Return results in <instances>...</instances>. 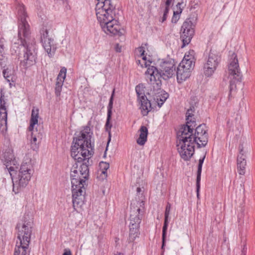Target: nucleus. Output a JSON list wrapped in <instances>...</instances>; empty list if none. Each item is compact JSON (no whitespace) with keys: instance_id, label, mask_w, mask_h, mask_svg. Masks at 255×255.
Masks as SVG:
<instances>
[{"instance_id":"nucleus-5","label":"nucleus","mask_w":255,"mask_h":255,"mask_svg":"<svg viewBox=\"0 0 255 255\" xmlns=\"http://www.w3.org/2000/svg\"><path fill=\"white\" fill-rule=\"evenodd\" d=\"M195 107L191 104L190 109L186 112V124L183 125L180 128H184L185 127H189V132L191 135H190L191 139L195 144L198 145V147L205 146L208 142V134L206 129V125L202 124L198 126L195 129V133L193 134V128L196 126V121L194 116L195 112Z\"/></svg>"},{"instance_id":"nucleus-20","label":"nucleus","mask_w":255,"mask_h":255,"mask_svg":"<svg viewBox=\"0 0 255 255\" xmlns=\"http://www.w3.org/2000/svg\"><path fill=\"white\" fill-rule=\"evenodd\" d=\"M2 74L4 78L9 83L11 87L12 83H14L16 80L15 72L13 68L11 65H8L6 68L3 69Z\"/></svg>"},{"instance_id":"nucleus-36","label":"nucleus","mask_w":255,"mask_h":255,"mask_svg":"<svg viewBox=\"0 0 255 255\" xmlns=\"http://www.w3.org/2000/svg\"><path fill=\"white\" fill-rule=\"evenodd\" d=\"M4 44L2 43L1 40H0V54L2 57H3V55H4Z\"/></svg>"},{"instance_id":"nucleus-42","label":"nucleus","mask_w":255,"mask_h":255,"mask_svg":"<svg viewBox=\"0 0 255 255\" xmlns=\"http://www.w3.org/2000/svg\"><path fill=\"white\" fill-rule=\"evenodd\" d=\"M167 15H164L163 14V16L161 19V22H163L166 19Z\"/></svg>"},{"instance_id":"nucleus-2","label":"nucleus","mask_w":255,"mask_h":255,"mask_svg":"<svg viewBox=\"0 0 255 255\" xmlns=\"http://www.w3.org/2000/svg\"><path fill=\"white\" fill-rule=\"evenodd\" d=\"M78 165L71 171L72 184V202L74 208L77 210L81 208L84 203L86 180L89 177V168L87 162L83 163L79 168Z\"/></svg>"},{"instance_id":"nucleus-6","label":"nucleus","mask_w":255,"mask_h":255,"mask_svg":"<svg viewBox=\"0 0 255 255\" xmlns=\"http://www.w3.org/2000/svg\"><path fill=\"white\" fill-rule=\"evenodd\" d=\"M33 222L31 220L24 217L22 224L17 225V239L19 243L16 242L13 255H29L30 250L28 248L32 234Z\"/></svg>"},{"instance_id":"nucleus-15","label":"nucleus","mask_w":255,"mask_h":255,"mask_svg":"<svg viewBox=\"0 0 255 255\" xmlns=\"http://www.w3.org/2000/svg\"><path fill=\"white\" fill-rule=\"evenodd\" d=\"M0 160L5 166L10 176L12 175V171H14V168L11 166L12 163L15 165V161L14 158L13 151L9 148L5 149L0 152Z\"/></svg>"},{"instance_id":"nucleus-11","label":"nucleus","mask_w":255,"mask_h":255,"mask_svg":"<svg viewBox=\"0 0 255 255\" xmlns=\"http://www.w3.org/2000/svg\"><path fill=\"white\" fill-rule=\"evenodd\" d=\"M102 30L105 33L111 35L121 36L124 33V30L121 28L118 21L114 18L113 15L97 19Z\"/></svg>"},{"instance_id":"nucleus-26","label":"nucleus","mask_w":255,"mask_h":255,"mask_svg":"<svg viewBox=\"0 0 255 255\" xmlns=\"http://www.w3.org/2000/svg\"><path fill=\"white\" fill-rule=\"evenodd\" d=\"M39 117V110L37 108L33 107L32 112L30 119V126L28 128L29 130H33L34 126L38 123V118Z\"/></svg>"},{"instance_id":"nucleus-14","label":"nucleus","mask_w":255,"mask_h":255,"mask_svg":"<svg viewBox=\"0 0 255 255\" xmlns=\"http://www.w3.org/2000/svg\"><path fill=\"white\" fill-rule=\"evenodd\" d=\"M115 6L111 0H98L96 5V15L97 19H101L102 17L113 15V10Z\"/></svg>"},{"instance_id":"nucleus-21","label":"nucleus","mask_w":255,"mask_h":255,"mask_svg":"<svg viewBox=\"0 0 255 255\" xmlns=\"http://www.w3.org/2000/svg\"><path fill=\"white\" fill-rule=\"evenodd\" d=\"M171 208V205L169 203H167V204L166 205L165 211V215H164V222L163 227L162 228V249L163 248V247L165 245V238H166V231L168 227V218L169 217L170 209Z\"/></svg>"},{"instance_id":"nucleus-24","label":"nucleus","mask_w":255,"mask_h":255,"mask_svg":"<svg viewBox=\"0 0 255 255\" xmlns=\"http://www.w3.org/2000/svg\"><path fill=\"white\" fill-rule=\"evenodd\" d=\"M5 103L3 100L2 97L0 98V126L7 125V112L5 106Z\"/></svg>"},{"instance_id":"nucleus-38","label":"nucleus","mask_w":255,"mask_h":255,"mask_svg":"<svg viewBox=\"0 0 255 255\" xmlns=\"http://www.w3.org/2000/svg\"><path fill=\"white\" fill-rule=\"evenodd\" d=\"M63 255H72L71 251L69 249H65Z\"/></svg>"},{"instance_id":"nucleus-19","label":"nucleus","mask_w":255,"mask_h":255,"mask_svg":"<svg viewBox=\"0 0 255 255\" xmlns=\"http://www.w3.org/2000/svg\"><path fill=\"white\" fill-rule=\"evenodd\" d=\"M66 68L63 67L61 69L60 73L58 75L55 88V95L57 97L60 95L62 87L63 84L64 80L66 77Z\"/></svg>"},{"instance_id":"nucleus-13","label":"nucleus","mask_w":255,"mask_h":255,"mask_svg":"<svg viewBox=\"0 0 255 255\" xmlns=\"http://www.w3.org/2000/svg\"><path fill=\"white\" fill-rule=\"evenodd\" d=\"M220 56L215 51L211 50L206 63L204 66V72L207 77H210L214 73L219 62Z\"/></svg>"},{"instance_id":"nucleus-41","label":"nucleus","mask_w":255,"mask_h":255,"mask_svg":"<svg viewBox=\"0 0 255 255\" xmlns=\"http://www.w3.org/2000/svg\"><path fill=\"white\" fill-rule=\"evenodd\" d=\"M171 1L172 0H167L165 2L166 6L169 7V5L171 2Z\"/></svg>"},{"instance_id":"nucleus-7","label":"nucleus","mask_w":255,"mask_h":255,"mask_svg":"<svg viewBox=\"0 0 255 255\" xmlns=\"http://www.w3.org/2000/svg\"><path fill=\"white\" fill-rule=\"evenodd\" d=\"M189 128L187 127L184 128H180L177 132V149L181 157L184 160H188L194 153L195 143L191 139L190 135L191 134Z\"/></svg>"},{"instance_id":"nucleus-8","label":"nucleus","mask_w":255,"mask_h":255,"mask_svg":"<svg viewBox=\"0 0 255 255\" xmlns=\"http://www.w3.org/2000/svg\"><path fill=\"white\" fill-rule=\"evenodd\" d=\"M33 173L32 165L30 161L23 162L19 172L15 177L10 176L13 183V191L17 194L28 184Z\"/></svg>"},{"instance_id":"nucleus-18","label":"nucleus","mask_w":255,"mask_h":255,"mask_svg":"<svg viewBox=\"0 0 255 255\" xmlns=\"http://www.w3.org/2000/svg\"><path fill=\"white\" fill-rule=\"evenodd\" d=\"M114 95H115V89H114L112 92V95L111 96L109 105L108 107V115H107V121H106V125H105L106 130L108 132V134H109V140L108 141L107 146H108V144L111 140V128L112 127V125L110 123V120L111 119V116H112V109L113 108ZM107 147H108V146H107ZM107 150V148H106V151L105 152L104 156H106V152Z\"/></svg>"},{"instance_id":"nucleus-45","label":"nucleus","mask_w":255,"mask_h":255,"mask_svg":"<svg viewBox=\"0 0 255 255\" xmlns=\"http://www.w3.org/2000/svg\"><path fill=\"white\" fill-rule=\"evenodd\" d=\"M145 67H147L148 66H149V64H147V62L145 61Z\"/></svg>"},{"instance_id":"nucleus-4","label":"nucleus","mask_w":255,"mask_h":255,"mask_svg":"<svg viewBox=\"0 0 255 255\" xmlns=\"http://www.w3.org/2000/svg\"><path fill=\"white\" fill-rule=\"evenodd\" d=\"M80 135L73 139L74 145L71 146V156L78 162L84 160L89 162L92 152L91 137L92 132L90 128L86 126L80 132Z\"/></svg>"},{"instance_id":"nucleus-1","label":"nucleus","mask_w":255,"mask_h":255,"mask_svg":"<svg viewBox=\"0 0 255 255\" xmlns=\"http://www.w3.org/2000/svg\"><path fill=\"white\" fill-rule=\"evenodd\" d=\"M18 15L19 20L18 25V37L22 45L25 48L26 52L21 64L25 68L32 65L35 62L34 54L35 49L34 39L30 36V27L27 20V15L24 6L19 4L17 6Z\"/></svg>"},{"instance_id":"nucleus-22","label":"nucleus","mask_w":255,"mask_h":255,"mask_svg":"<svg viewBox=\"0 0 255 255\" xmlns=\"http://www.w3.org/2000/svg\"><path fill=\"white\" fill-rule=\"evenodd\" d=\"M31 132V146L33 150H37L38 148V144L42 139V135L40 132H38L37 130H30Z\"/></svg>"},{"instance_id":"nucleus-12","label":"nucleus","mask_w":255,"mask_h":255,"mask_svg":"<svg viewBox=\"0 0 255 255\" xmlns=\"http://www.w3.org/2000/svg\"><path fill=\"white\" fill-rule=\"evenodd\" d=\"M196 20V17L194 16H190L183 22L181 27V38L183 42L182 47H184L188 44L194 35V27Z\"/></svg>"},{"instance_id":"nucleus-25","label":"nucleus","mask_w":255,"mask_h":255,"mask_svg":"<svg viewBox=\"0 0 255 255\" xmlns=\"http://www.w3.org/2000/svg\"><path fill=\"white\" fill-rule=\"evenodd\" d=\"M139 137L137 139V143L140 145H143L147 140L148 129L145 126H141L139 129Z\"/></svg>"},{"instance_id":"nucleus-32","label":"nucleus","mask_w":255,"mask_h":255,"mask_svg":"<svg viewBox=\"0 0 255 255\" xmlns=\"http://www.w3.org/2000/svg\"><path fill=\"white\" fill-rule=\"evenodd\" d=\"M162 96V98L160 97L159 98H157V104L159 107H161L164 102L167 99L168 95L167 93H165L163 95H161Z\"/></svg>"},{"instance_id":"nucleus-43","label":"nucleus","mask_w":255,"mask_h":255,"mask_svg":"<svg viewBox=\"0 0 255 255\" xmlns=\"http://www.w3.org/2000/svg\"><path fill=\"white\" fill-rule=\"evenodd\" d=\"M115 255H124V254L120 252H117Z\"/></svg>"},{"instance_id":"nucleus-3","label":"nucleus","mask_w":255,"mask_h":255,"mask_svg":"<svg viewBox=\"0 0 255 255\" xmlns=\"http://www.w3.org/2000/svg\"><path fill=\"white\" fill-rule=\"evenodd\" d=\"M161 68L149 66L145 74L146 80L149 85L150 95L154 96L160 93L161 91V80H167L175 74V67L173 62H163L160 65Z\"/></svg>"},{"instance_id":"nucleus-37","label":"nucleus","mask_w":255,"mask_h":255,"mask_svg":"<svg viewBox=\"0 0 255 255\" xmlns=\"http://www.w3.org/2000/svg\"><path fill=\"white\" fill-rule=\"evenodd\" d=\"M121 49H122V47L119 44H116V45L115 46L116 51L118 52H121Z\"/></svg>"},{"instance_id":"nucleus-10","label":"nucleus","mask_w":255,"mask_h":255,"mask_svg":"<svg viewBox=\"0 0 255 255\" xmlns=\"http://www.w3.org/2000/svg\"><path fill=\"white\" fill-rule=\"evenodd\" d=\"M228 71L231 76L230 83V94L235 92L238 88L242 89L243 84L241 82L242 75L239 68L237 54L233 52L230 55Z\"/></svg>"},{"instance_id":"nucleus-23","label":"nucleus","mask_w":255,"mask_h":255,"mask_svg":"<svg viewBox=\"0 0 255 255\" xmlns=\"http://www.w3.org/2000/svg\"><path fill=\"white\" fill-rule=\"evenodd\" d=\"M176 76L178 82L180 83L190 77V71L189 70H186L185 68L179 65L177 68Z\"/></svg>"},{"instance_id":"nucleus-16","label":"nucleus","mask_w":255,"mask_h":255,"mask_svg":"<svg viewBox=\"0 0 255 255\" xmlns=\"http://www.w3.org/2000/svg\"><path fill=\"white\" fill-rule=\"evenodd\" d=\"M135 91L138 97V100L141 104L140 109L142 115L146 116L151 110L152 107L150 101L145 96L143 89H140L139 85L136 86Z\"/></svg>"},{"instance_id":"nucleus-40","label":"nucleus","mask_w":255,"mask_h":255,"mask_svg":"<svg viewBox=\"0 0 255 255\" xmlns=\"http://www.w3.org/2000/svg\"><path fill=\"white\" fill-rule=\"evenodd\" d=\"M168 11H169V7L167 6H166V7L165 8V9L164 10L163 14L164 15H167Z\"/></svg>"},{"instance_id":"nucleus-39","label":"nucleus","mask_w":255,"mask_h":255,"mask_svg":"<svg viewBox=\"0 0 255 255\" xmlns=\"http://www.w3.org/2000/svg\"><path fill=\"white\" fill-rule=\"evenodd\" d=\"M182 2H178L177 5H176V6L177 7V8H178V10L177 11H179L181 9H182L181 7V5L182 4Z\"/></svg>"},{"instance_id":"nucleus-9","label":"nucleus","mask_w":255,"mask_h":255,"mask_svg":"<svg viewBox=\"0 0 255 255\" xmlns=\"http://www.w3.org/2000/svg\"><path fill=\"white\" fill-rule=\"evenodd\" d=\"M144 202L131 204L129 217V237L133 240L137 236L139 224L142 218Z\"/></svg>"},{"instance_id":"nucleus-27","label":"nucleus","mask_w":255,"mask_h":255,"mask_svg":"<svg viewBox=\"0 0 255 255\" xmlns=\"http://www.w3.org/2000/svg\"><path fill=\"white\" fill-rule=\"evenodd\" d=\"M205 155L203 158H200L199 160V163L198 166V170L197 173V179H196V190L197 196H199V191L200 188V182L201 180V175L202 172V165L204 162Z\"/></svg>"},{"instance_id":"nucleus-28","label":"nucleus","mask_w":255,"mask_h":255,"mask_svg":"<svg viewBox=\"0 0 255 255\" xmlns=\"http://www.w3.org/2000/svg\"><path fill=\"white\" fill-rule=\"evenodd\" d=\"M179 65H181L184 68L186 69V70H189L191 72V70L193 68L194 64L192 60L190 59H187L186 56H185L181 61V62L179 64Z\"/></svg>"},{"instance_id":"nucleus-35","label":"nucleus","mask_w":255,"mask_h":255,"mask_svg":"<svg viewBox=\"0 0 255 255\" xmlns=\"http://www.w3.org/2000/svg\"><path fill=\"white\" fill-rule=\"evenodd\" d=\"M138 51H139V53H140V54H141V56L142 57V59L143 60L145 61L146 57L144 56V52H145L144 47H143V46H140L138 48Z\"/></svg>"},{"instance_id":"nucleus-29","label":"nucleus","mask_w":255,"mask_h":255,"mask_svg":"<svg viewBox=\"0 0 255 255\" xmlns=\"http://www.w3.org/2000/svg\"><path fill=\"white\" fill-rule=\"evenodd\" d=\"M239 154L238 155L237 158V163H242L243 162H246L245 157L246 156L244 154L245 151H244V147L243 144L239 145Z\"/></svg>"},{"instance_id":"nucleus-34","label":"nucleus","mask_w":255,"mask_h":255,"mask_svg":"<svg viewBox=\"0 0 255 255\" xmlns=\"http://www.w3.org/2000/svg\"><path fill=\"white\" fill-rule=\"evenodd\" d=\"M100 166L103 168V169L105 170V171H102V173L103 174H105L106 173V171L110 167V165L109 163H107V162H100Z\"/></svg>"},{"instance_id":"nucleus-44","label":"nucleus","mask_w":255,"mask_h":255,"mask_svg":"<svg viewBox=\"0 0 255 255\" xmlns=\"http://www.w3.org/2000/svg\"><path fill=\"white\" fill-rule=\"evenodd\" d=\"M136 191L138 193H139L141 191V189L139 187L137 188Z\"/></svg>"},{"instance_id":"nucleus-30","label":"nucleus","mask_w":255,"mask_h":255,"mask_svg":"<svg viewBox=\"0 0 255 255\" xmlns=\"http://www.w3.org/2000/svg\"><path fill=\"white\" fill-rule=\"evenodd\" d=\"M246 162L237 163L238 170L240 175H244L245 173V167Z\"/></svg>"},{"instance_id":"nucleus-17","label":"nucleus","mask_w":255,"mask_h":255,"mask_svg":"<svg viewBox=\"0 0 255 255\" xmlns=\"http://www.w3.org/2000/svg\"><path fill=\"white\" fill-rule=\"evenodd\" d=\"M41 42L43 46L49 56H51L54 53L55 47L53 45V39L49 37L48 30L42 28L40 30Z\"/></svg>"},{"instance_id":"nucleus-31","label":"nucleus","mask_w":255,"mask_h":255,"mask_svg":"<svg viewBox=\"0 0 255 255\" xmlns=\"http://www.w3.org/2000/svg\"><path fill=\"white\" fill-rule=\"evenodd\" d=\"M182 11V9H181L179 11H174L173 15L172 16L171 22L174 23H176L180 18V14Z\"/></svg>"},{"instance_id":"nucleus-33","label":"nucleus","mask_w":255,"mask_h":255,"mask_svg":"<svg viewBox=\"0 0 255 255\" xmlns=\"http://www.w3.org/2000/svg\"><path fill=\"white\" fill-rule=\"evenodd\" d=\"M6 62H7V58H6L4 56V55H3V57H2L0 56V66L4 68L5 67L6 65Z\"/></svg>"}]
</instances>
